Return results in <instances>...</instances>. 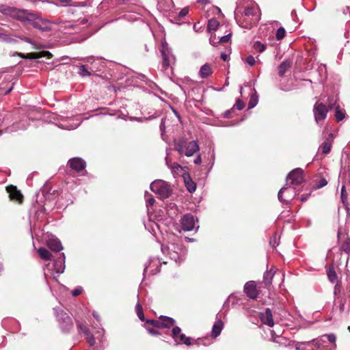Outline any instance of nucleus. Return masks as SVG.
Segmentation results:
<instances>
[{
  "mask_svg": "<svg viewBox=\"0 0 350 350\" xmlns=\"http://www.w3.org/2000/svg\"><path fill=\"white\" fill-rule=\"evenodd\" d=\"M235 19L242 27L250 28L259 21V10L255 5L247 6L243 12L235 13Z\"/></svg>",
  "mask_w": 350,
  "mask_h": 350,
  "instance_id": "nucleus-1",
  "label": "nucleus"
},
{
  "mask_svg": "<svg viewBox=\"0 0 350 350\" xmlns=\"http://www.w3.org/2000/svg\"><path fill=\"white\" fill-rule=\"evenodd\" d=\"M65 269V255L64 253L59 254V257L53 263H49L44 269V276L52 278L57 280L59 274L64 273Z\"/></svg>",
  "mask_w": 350,
  "mask_h": 350,
  "instance_id": "nucleus-2",
  "label": "nucleus"
},
{
  "mask_svg": "<svg viewBox=\"0 0 350 350\" xmlns=\"http://www.w3.org/2000/svg\"><path fill=\"white\" fill-rule=\"evenodd\" d=\"M0 12L11 18L19 20L21 21H31L33 18V14L27 12L25 10H20L6 5H0Z\"/></svg>",
  "mask_w": 350,
  "mask_h": 350,
  "instance_id": "nucleus-3",
  "label": "nucleus"
},
{
  "mask_svg": "<svg viewBox=\"0 0 350 350\" xmlns=\"http://www.w3.org/2000/svg\"><path fill=\"white\" fill-rule=\"evenodd\" d=\"M176 150L180 154H185L187 157H191L200 150V146L196 140L186 143L181 140L175 144Z\"/></svg>",
  "mask_w": 350,
  "mask_h": 350,
  "instance_id": "nucleus-4",
  "label": "nucleus"
},
{
  "mask_svg": "<svg viewBox=\"0 0 350 350\" xmlns=\"http://www.w3.org/2000/svg\"><path fill=\"white\" fill-rule=\"evenodd\" d=\"M150 189L161 198H167L171 194L170 186L165 181L157 180L150 184Z\"/></svg>",
  "mask_w": 350,
  "mask_h": 350,
  "instance_id": "nucleus-5",
  "label": "nucleus"
},
{
  "mask_svg": "<svg viewBox=\"0 0 350 350\" xmlns=\"http://www.w3.org/2000/svg\"><path fill=\"white\" fill-rule=\"evenodd\" d=\"M54 310L62 331L63 332H68L73 327V323L71 317L62 310Z\"/></svg>",
  "mask_w": 350,
  "mask_h": 350,
  "instance_id": "nucleus-6",
  "label": "nucleus"
},
{
  "mask_svg": "<svg viewBox=\"0 0 350 350\" xmlns=\"http://www.w3.org/2000/svg\"><path fill=\"white\" fill-rule=\"evenodd\" d=\"M167 250L170 258L176 263L180 264L185 259L187 252L181 245L172 244Z\"/></svg>",
  "mask_w": 350,
  "mask_h": 350,
  "instance_id": "nucleus-7",
  "label": "nucleus"
},
{
  "mask_svg": "<svg viewBox=\"0 0 350 350\" xmlns=\"http://www.w3.org/2000/svg\"><path fill=\"white\" fill-rule=\"evenodd\" d=\"M162 56V67L164 69L169 68L175 62V57L172 53V50L165 41L161 42V49Z\"/></svg>",
  "mask_w": 350,
  "mask_h": 350,
  "instance_id": "nucleus-8",
  "label": "nucleus"
},
{
  "mask_svg": "<svg viewBox=\"0 0 350 350\" xmlns=\"http://www.w3.org/2000/svg\"><path fill=\"white\" fill-rule=\"evenodd\" d=\"M328 109L322 103L317 102L313 107V113L317 124H321L327 118Z\"/></svg>",
  "mask_w": 350,
  "mask_h": 350,
  "instance_id": "nucleus-9",
  "label": "nucleus"
},
{
  "mask_svg": "<svg viewBox=\"0 0 350 350\" xmlns=\"http://www.w3.org/2000/svg\"><path fill=\"white\" fill-rule=\"evenodd\" d=\"M296 195L297 193L295 189L293 187L291 186H286L280 189L278 196V200L281 202L288 204L296 196Z\"/></svg>",
  "mask_w": 350,
  "mask_h": 350,
  "instance_id": "nucleus-10",
  "label": "nucleus"
},
{
  "mask_svg": "<svg viewBox=\"0 0 350 350\" xmlns=\"http://www.w3.org/2000/svg\"><path fill=\"white\" fill-rule=\"evenodd\" d=\"M304 181V170L301 168H296L292 170L287 176L286 185L290 182L292 185H299Z\"/></svg>",
  "mask_w": 350,
  "mask_h": 350,
  "instance_id": "nucleus-11",
  "label": "nucleus"
},
{
  "mask_svg": "<svg viewBox=\"0 0 350 350\" xmlns=\"http://www.w3.org/2000/svg\"><path fill=\"white\" fill-rule=\"evenodd\" d=\"M172 337L175 341L176 345L185 344L188 346L191 345V338L181 333V329L178 326L173 327Z\"/></svg>",
  "mask_w": 350,
  "mask_h": 350,
  "instance_id": "nucleus-12",
  "label": "nucleus"
},
{
  "mask_svg": "<svg viewBox=\"0 0 350 350\" xmlns=\"http://www.w3.org/2000/svg\"><path fill=\"white\" fill-rule=\"evenodd\" d=\"M28 22H29L35 28L42 31H48L51 29L52 22L46 19L36 17L34 14L33 19L31 21H28Z\"/></svg>",
  "mask_w": 350,
  "mask_h": 350,
  "instance_id": "nucleus-13",
  "label": "nucleus"
},
{
  "mask_svg": "<svg viewBox=\"0 0 350 350\" xmlns=\"http://www.w3.org/2000/svg\"><path fill=\"white\" fill-rule=\"evenodd\" d=\"M181 226L185 231H191L195 228L196 219L191 214H185L181 218Z\"/></svg>",
  "mask_w": 350,
  "mask_h": 350,
  "instance_id": "nucleus-14",
  "label": "nucleus"
},
{
  "mask_svg": "<svg viewBox=\"0 0 350 350\" xmlns=\"http://www.w3.org/2000/svg\"><path fill=\"white\" fill-rule=\"evenodd\" d=\"M259 317L263 324L267 325L269 327L274 325L272 312L269 308H267L264 312H261Z\"/></svg>",
  "mask_w": 350,
  "mask_h": 350,
  "instance_id": "nucleus-15",
  "label": "nucleus"
},
{
  "mask_svg": "<svg viewBox=\"0 0 350 350\" xmlns=\"http://www.w3.org/2000/svg\"><path fill=\"white\" fill-rule=\"evenodd\" d=\"M68 164L71 169L75 170L76 172H80L83 170L85 167V162L79 157L70 159Z\"/></svg>",
  "mask_w": 350,
  "mask_h": 350,
  "instance_id": "nucleus-16",
  "label": "nucleus"
},
{
  "mask_svg": "<svg viewBox=\"0 0 350 350\" xmlns=\"http://www.w3.org/2000/svg\"><path fill=\"white\" fill-rule=\"evenodd\" d=\"M244 292L251 299H256L257 297L258 292L254 281H250L245 283Z\"/></svg>",
  "mask_w": 350,
  "mask_h": 350,
  "instance_id": "nucleus-17",
  "label": "nucleus"
},
{
  "mask_svg": "<svg viewBox=\"0 0 350 350\" xmlns=\"http://www.w3.org/2000/svg\"><path fill=\"white\" fill-rule=\"evenodd\" d=\"M47 246L53 252H58L63 250L61 241L56 237H51L47 241Z\"/></svg>",
  "mask_w": 350,
  "mask_h": 350,
  "instance_id": "nucleus-18",
  "label": "nucleus"
},
{
  "mask_svg": "<svg viewBox=\"0 0 350 350\" xmlns=\"http://www.w3.org/2000/svg\"><path fill=\"white\" fill-rule=\"evenodd\" d=\"M7 191L9 193L10 199L15 200L18 202H21L23 200V196L20 191L17 190L16 187L12 185L7 187Z\"/></svg>",
  "mask_w": 350,
  "mask_h": 350,
  "instance_id": "nucleus-19",
  "label": "nucleus"
},
{
  "mask_svg": "<svg viewBox=\"0 0 350 350\" xmlns=\"http://www.w3.org/2000/svg\"><path fill=\"white\" fill-rule=\"evenodd\" d=\"M224 323L221 319H218V316H217V320L213 325L212 331H211V336L214 338H216L219 334L223 329Z\"/></svg>",
  "mask_w": 350,
  "mask_h": 350,
  "instance_id": "nucleus-20",
  "label": "nucleus"
},
{
  "mask_svg": "<svg viewBox=\"0 0 350 350\" xmlns=\"http://www.w3.org/2000/svg\"><path fill=\"white\" fill-rule=\"evenodd\" d=\"M159 262L157 259L151 260V262L148 265H146L144 268V273L149 272L150 274L154 275L160 271V269L158 267V264Z\"/></svg>",
  "mask_w": 350,
  "mask_h": 350,
  "instance_id": "nucleus-21",
  "label": "nucleus"
},
{
  "mask_svg": "<svg viewBox=\"0 0 350 350\" xmlns=\"http://www.w3.org/2000/svg\"><path fill=\"white\" fill-rule=\"evenodd\" d=\"M59 29L66 33H71L75 31V25L74 23L70 21L60 22L59 23Z\"/></svg>",
  "mask_w": 350,
  "mask_h": 350,
  "instance_id": "nucleus-22",
  "label": "nucleus"
},
{
  "mask_svg": "<svg viewBox=\"0 0 350 350\" xmlns=\"http://www.w3.org/2000/svg\"><path fill=\"white\" fill-rule=\"evenodd\" d=\"M185 186L189 192L193 193L196 189V184L192 180L189 174H185L183 175Z\"/></svg>",
  "mask_w": 350,
  "mask_h": 350,
  "instance_id": "nucleus-23",
  "label": "nucleus"
},
{
  "mask_svg": "<svg viewBox=\"0 0 350 350\" xmlns=\"http://www.w3.org/2000/svg\"><path fill=\"white\" fill-rule=\"evenodd\" d=\"M161 328H170L174 326L175 320L167 316H160Z\"/></svg>",
  "mask_w": 350,
  "mask_h": 350,
  "instance_id": "nucleus-24",
  "label": "nucleus"
},
{
  "mask_svg": "<svg viewBox=\"0 0 350 350\" xmlns=\"http://www.w3.org/2000/svg\"><path fill=\"white\" fill-rule=\"evenodd\" d=\"M324 342L325 340H323V338H322L321 336L318 338L312 340L311 341L306 342L304 344L308 346L309 349L313 346L319 349L323 346Z\"/></svg>",
  "mask_w": 350,
  "mask_h": 350,
  "instance_id": "nucleus-25",
  "label": "nucleus"
},
{
  "mask_svg": "<svg viewBox=\"0 0 350 350\" xmlns=\"http://www.w3.org/2000/svg\"><path fill=\"white\" fill-rule=\"evenodd\" d=\"M212 73V70L209 64H204L200 69L199 76L202 79L207 78Z\"/></svg>",
  "mask_w": 350,
  "mask_h": 350,
  "instance_id": "nucleus-26",
  "label": "nucleus"
},
{
  "mask_svg": "<svg viewBox=\"0 0 350 350\" xmlns=\"http://www.w3.org/2000/svg\"><path fill=\"white\" fill-rule=\"evenodd\" d=\"M291 67V62L289 60L283 61L278 66V75L282 77L284 73Z\"/></svg>",
  "mask_w": 350,
  "mask_h": 350,
  "instance_id": "nucleus-27",
  "label": "nucleus"
},
{
  "mask_svg": "<svg viewBox=\"0 0 350 350\" xmlns=\"http://www.w3.org/2000/svg\"><path fill=\"white\" fill-rule=\"evenodd\" d=\"M43 56H48L49 59L51 57V54L49 51H42L40 53H30L27 54V58L29 59H38Z\"/></svg>",
  "mask_w": 350,
  "mask_h": 350,
  "instance_id": "nucleus-28",
  "label": "nucleus"
},
{
  "mask_svg": "<svg viewBox=\"0 0 350 350\" xmlns=\"http://www.w3.org/2000/svg\"><path fill=\"white\" fill-rule=\"evenodd\" d=\"M274 274L275 271H273V269L267 271L265 273L263 276V282L266 285L271 284Z\"/></svg>",
  "mask_w": 350,
  "mask_h": 350,
  "instance_id": "nucleus-29",
  "label": "nucleus"
},
{
  "mask_svg": "<svg viewBox=\"0 0 350 350\" xmlns=\"http://www.w3.org/2000/svg\"><path fill=\"white\" fill-rule=\"evenodd\" d=\"M327 275L328 280L332 283H335L337 282L338 276L337 274L333 267H329L327 271Z\"/></svg>",
  "mask_w": 350,
  "mask_h": 350,
  "instance_id": "nucleus-30",
  "label": "nucleus"
},
{
  "mask_svg": "<svg viewBox=\"0 0 350 350\" xmlns=\"http://www.w3.org/2000/svg\"><path fill=\"white\" fill-rule=\"evenodd\" d=\"M38 254L40 255V256L42 259H44V260H46L51 259V254L46 248L40 247V248L38 249Z\"/></svg>",
  "mask_w": 350,
  "mask_h": 350,
  "instance_id": "nucleus-31",
  "label": "nucleus"
},
{
  "mask_svg": "<svg viewBox=\"0 0 350 350\" xmlns=\"http://www.w3.org/2000/svg\"><path fill=\"white\" fill-rule=\"evenodd\" d=\"M331 147V143L328 141H325L321 145L320 149L323 154H327L330 152Z\"/></svg>",
  "mask_w": 350,
  "mask_h": 350,
  "instance_id": "nucleus-32",
  "label": "nucleus"
},
{
  "mask_svg": "<svg viewBox=\"0 0 350 350\" xmlns=\"http://www.w3.org/2000/svg\"><path fill=\"white\" fill-rule=\"evenodd\" d=\"M135 310H136V313H137L138 318L142 321H145V317L144 315L142 306L139 301L137 303V304L135 306Z\"/></svg>",
  "mask_w": 350,
  "mask_h": 350,
  "instance_id": "nucleus-33",
  "label": "nucleus"
},
{
  "mask_svg": "<svg viewBox=\"0 0 350 350\" xmlns=\"http://www.w3.org/2000/svg\"><path fill=\"white\" fill-rule=\"evenodd\" d=\"M219 25V22L216 19H211L208 21L207 28L209 31L217 29Z\"/></svg>",
  "mask_w": 350,
  "mask_h": 350,
  "instance_id": "nucleus-34",
  "label": "nucleus"
},
{
  "mask_svg": "<svg viewBox=\"0 0 350 350\" xmlns=\"http://www.w3.org/2000/svg\"><path fill=\"white\" fill-rule=\"evenodd\" d=\"M77 327L78 331L83 332L85 336L88 335L90 333L88 327H87V326L83 323L77 322Z\"/></svg>",
  "mask_w": 350,
  "mask_h": 350,
  "instance_id": "nucleus-35",
  "label": "nucleus"
},
{
  "mask_svg": "<svg viewBox=\"0 0 350 350\" xmlns=\"http://www.w3.org/2000/svg\"><path fill=\"white\" fill-rule=\"evenodd\" d=\"M335 117L338 122L342 120L345 118V111L338 106L335 111Z\"/></svg>",
  "mask_w": 350,
  "mask_h": 350,
  "instance_id": "nucleus-36",
  "label": "nucleus"
},
{
  "mask_svg": "<svg viewBox=\"0 0 350 350\" xmlns=\"http://www.w3.org/2000/svg\"><path fill=\"white\" fill-rule=\"evenodd\" d=\"M258 101V96L254 94H252L250 96V99L248 103V109H252L257 105Z\"/></svg>",
  "mask_w": 350,
  "mask_h": 350,
  "instance_id": "nucleus-37",
  "label": "nucleus"
},
{
  "mask_svg": "<svg viewBox=\"0 0 350 350\" xmlns=\"http://www.w3.org/2000/svg\"><path fill=\"white\" fill-rule=\"evenodd\" d=\"M341 249L345 252L349 254L350 253V239H346L344 242L341 245Z\"/></svg>",
  "mask_w": 350,
  "mask_h": 350,
  "instance_id": "nucleus-38",
  "label": "nucleus"
},
{
  "mask_svg": "<svg viewBox=\"0 0 350 350\" xmlns=\"http://www.w3.org/2000/svg\"><path fill=\"white\" fill-rule=\"evenodd\" d=\"M165 162L168 167L170 168L173 172H175L179 169H181V166L177 163H173L170 164L168 161L167 157L165 158Z\"/></svg>",
  "mask_w": 350,
  "mask_h": 350,
  "instance_id": "nucleus-39",
  "label": "nucleus"
},
{
  "mask_svg": "<svg viewBox=\"0 0 350 350\" xmlns=\"http://www.w3.org/2000/svg\"><path fill=\"white\" fill-rule=\"evenodd\" d=\"M322 338H323V340H325V341L327 340L328 342H329L331 343H335L336 340V337L335 334H334L323 335ZM336 347V344H334V347Z\"/></svg>",
  "mask_w": 350,
  "mask_h": 350,
  "instance_id": "nucleus-40",
  "label": "nucleus"
},
{
  "mask_svg": "<svg viewBox=\"0 0 350 350\" xmlns=\"http://www.w3.org/2000/svg\"><path fill=\"white\" fill-rule=\"evenodd\" d=\"M254 48L256 51L262 53L265 50L266 46L260 41H256L254 44Z\"/></svg>",
  "mask_w": 350,
  "mask_h": 350,
  "instance_id": "nucleus-41",
  "label": "nucleus"
},
{
  "mask_svg": "<svg viewBox=\"0 0 350 350\" xmlns=\"http://www.w3.org/2000/svg\"><path fill=\"white\" fill-rule=\"evenodd\" d=\"M285 35L286 31L284 27H280L277 29L275 36L278 40H282L285 37Z\"/></svg>",
  "mask_w": 350,
  "mask_h": 350,
  "instance_id": "nucleus-42",
  "label": "nucleus"
},
{
  "mask_svg": "<svg viewBox=\"0 0 350 350\" xmlns=\"http://www.w3.org/2000/svg\"><path fill=\"white\" fill-rule=\"evenodd\" d=\"M59 3L64 6H77L78 3L72 0H58Z\"/></svg>",
  "mask_w": 350,
  "mask_h": 350,
  "instance_id": "nucleus-43",
  "label": "nucleus"
},
{
  "mask_svg": "<svg viewBox=\"0 0 350 350\" xmlns=\"http://www.w3.org/2000/svg\"><path fill=\"white\" fill-rule=\"evenodd\" d=\"M160 322H161L160 318L159 319V320L148 319L146 321V323L150 324L151 325L153 326L154 328H161V323Z\"/></svg>",
  "mask_w": 350,
  "mask_h": 350,
  "instance_id": "nucleus-44",
  "label": "nucleus"
},
{
  "mask_svg": "<svg viewBox=\"0 0 350 350\" xmlns=\"http://www.w3.org/2000/svg\"><path fill=\"white\" fill-rule=\"evenodd\" d=\"M79 73L81 77H87L91 75V73L88 70L85 65H81L79 66Z\"/></svg>",
  "mask_w": 350,
  "mask_h": 350,
  "instance_id": "nucleus-45",
  "label": "nucleus"
},
{
  "mask_svg": "<svg viewBox=\"0 0 350 350\" xmlns=\"http://www.w3.org/2000/svg\"><path fill=\"white\" fill-rule=\"evenodd\" d=\"M234 107L238 110H242L245 107V103L241 100L237 99V101H236V103L234 105Z\"/></svg>",
  "mask_w": 350,
  "mask_h": 350,
  "instance_id": "nucleus-46",
  "label": "nucleus"
},
{
  "mask_svg": "<svg viewBox=\"0 0 350 350\" xmlns=\"http://www.w3.org/2000/svg\"><path fill=\"white\" fill-rule=\"evenodd\" d=\"M85 336L90 345L93 346L95 344V338L94 336L91 333H90L88 335H86Z\"/></svg>",
  "mask_w": 350,
  "mask_h": 350,
  "instance_id": "nucleus-47",
  "label": "nucleus"
},
{
  "mask_svg": "<svg viewBox=\"0 0 350 350\" xmlns=\"http://www.w3.org/2000/svg\"><path fill=\"white\" fill-rule=\"evenodd\" d=\"M245 62L252 66L255 64L256 63V60H255V58L252 56V55H249L248 57H247V58L245 59Z\"/></svg>",
  "mask_w": 350,
  "mask_h": 350,
  "instance_id": "nucleus-48",
  "label": "nucleus"
},
{
  "mask_svg": "<svg viewBox=\"0 0 350 350\" xmlns=\"http://www.w3.org/2000/svg\"><path fill=\"white\" fill-rule=\"evenodd\" d=\"M304 343L305 342L298 344L295 347L296 350H310Z\"/></svg>",
  "mask_w": 350,
  "mask_h": 350,
  "instance_id": "nucleus-49",
  "label": "nucleus"
},
{
  "mask_svg": "<svg viewBox=\"0 0 350 350\" xmlns=\"http://www.w3.org/2000/svg\"><path fill=\"white\" fill-rule=\"evenodd\" d=\"M83 288L81 286H78L74 291H72V294L73 296L76 297L82 293Z\"/></svg>",
  "mask_w": 350,
  "mask_h": 350,
  "instance_id": "nucleus-50",
  "label": "nucleus"
},
{
  "mask_svg": "<svg viewBox=\"0 0 350 350\" xmlns=\"http://www.w3.org/2000/svg\"><path fill=\"white\" fill-rule=\"evenodd\" d=\"M188 13H189V9L187 8H185L179 12L178 16L180 18H183V17L185 16Z\"/></svg>",
  "mask_w": 350,
  "mask_h": 350,
  "instance_id": "nucleus-51",
  "label": "nucleus"
},
{
  "mask_svg": "<svg viewBox=\"0 0 350 350\" xmlns=\"http://www.w3.org/2000/svg\"><path fill=\"white\" fill-rule=\"evenodd\" d=\"M146 329H147V331L148 332V333L150 334L151 335L156 336V335L160 334V333L154 327L153 328L147 327Z\"/></svg>",
  "mask_w": 350,
  "mask_h": 350,
  "instance_id": "nucleus-52",
  "label": "nucleus"
},
{
  "mask_svg": "<svg viewBox=\"0 0 350 350\" xmlns=\"http://www.w3.org/2000/svg\"><path fill=\"white\" fill-rule=\"evenodd\" d=\"M230 33H228L226 36H221L219 38V42H227L230 40Z\"/></svg>",
  "mask_w": 350,
  "mask_h": 350,
  "instance_id": "nucleus-53",
  "label": "nucleus"
},
{
  "mask_svg": "<svg viewBox=\"0 0 350 350\" xmlns=\"http://www.w3.org/2000/svg\"><path fill=\"white\" fill-rule=\"evenodd\" d=\"M210 44L213 46H215L217 43L219 42V41H216V36H211L209 39Z\"/></svg>",
  "mask_w": 350,
  "mask_h": 350,
  "instance_id": "nucleus-54",
  "label": "nucleus"
},
{
  "mask_svg": "<svg viewBox=\"0 0 350 350\" xmlns=\"http://www.w3.org/2000/svg\"><path fill=\"white\" fill-rule=\"evenodd\" d=\"M270 245H271L273 247L278 245L276 241V235L270 239Z\"/></svg>",
  "mask_w": 350,
  "mask_h": 350,
  "instance_id": "nucleus-55",
  "label": "nucleus"
},
{
  "mask_svg": "<svg viewBox=\"0 0 350 350\" xmlns=\"http://www.w3.org/2000/svg\"><path fill=\"white\" fill-rule=\"evenodd\" d=\"M194 163L196 164V165H200L201 163H202V159H201V156L200 154H198L196 159H194Z\"/></svg>",
  "mask_w": 350,
  "mask_h": 350,
  "instance_id": "nucleus-56",
  "label": "nucleus"
},
{
  "mask_svg": "<svg viewBox=\"0 0 350 350\" xmlns=\"http://www.w3.org/2000/svg\"><path fill=\"white\" fill-rule=\"evenodd\" d=\"M146 201H147V206H152L155 202V200L153 198H148L146 200Z\"/></svg>",
  "mask_w": 350,
  "mask_h": 350,
  "instance_id": "nucleus-57",
  "label": "nucleus"
},
{
  "mask_svg": "<svg viewBox=\"0 0 350 350\" xmlns=\"http://www.w3.org/2000/svg\"><path fill=\"white\" fill-rule=\"evenodd\" d=\"M327 184V182L325 179L323 178L321 180L319 185L318 186V188H321L324 186H325Z\"/></svg>",
  "mask_w": 350,
  "mask_h": 350,
  "instance_id": "nucleus-58",
  "label": "nucleus"
},
{
  "mask_svg": "<svg viewBox=\"0 0 350 350\" xmlns=\"http://www.w3.org/2000/svg\"><path fill=\"white\" fill-rule=\"evenodd\" d=\"M159 127H160V130L161 132H163L165 131V121L163 119H162Z\"/></svg>",
  "mask_w": 350,
  "mask_h": 350,
  "instance_id": "nucleus-59",
  "label": "nucleus"
},
{
  "mask_svg": "<svg viewBox=\"0 0 350 350\" xmlns=\"http://www.w3.org/2000/svg\"><path fill=\"white\" fill-rule=\"evenodd\" d=\"M197 2L198 3H201V4H203V5H206V4L210 3V0H197Z\"/></svg>",
  "mask_w": 350,
  "mask_h": 350,
  "instance_id": "nucleus-60",
  "label": "nucleus"
},
{
  "mask_svg": "<svg viewBox=\"0 0 350 350\" xmlns=\"http://www.w3.org/2000/svg\"><path fill=\"white\" fill-rule=\"evenodd\" d=\"M92 314H93V317L96 319V320L98 322H99V323H100V319L99 315L97 314V312H94Z\"/></svg>",
  "mask_w": 350,
  "mask_h": 350,
  "instance_id": "nucleus-61",
  "label": "nucleus"
},
{
  "mask_svg": "<svg viewBox=\"0 0 350 350\" xmlns=\"http://www.w3.org/2000/svg\"><path fill=\"white\" fill-rule=\"evenodd\" d=\"M221 58L224 60V61H227L228 59V55L226 53H221Z\"/></svg>",
  "mask_w": 350,
  "mask_h": 350,
  "instance_id": "nucleus-62",
  "label": "nucleus"
},
{
  "mask_svg": "<svg viewBox=\"0 0 350 350\" xmlns=\"http://www.w3.org/2000/svg\"><path fill=\"white\" fill-rule=\"evenodd\" d=\"M22 40L27 42V43H29V44H33L32 41L31 39H29V38H21Z\"/></svg>",
  "mask_w": 350,
  "mask_h": 350,
  "instance_id": "nucleus-63",
  "label": "nucleus"
},
{
  "mask_svg": "<svg viewBox=\"0 0 350 350\" xmlns=\"http://www.w3.org/2000/svg\"><path fill=\"white\" fill-rule=\"evenodd\" d=\"M308 196H309V195H303V196H301V200L302 202L306 201L308 199Z\"/></svg>",
  "mask_w": 350,
  "mask_h": 350,
  "instance_id": "nucleus-64",
  "label": "nucleus"
}]
</instances>
